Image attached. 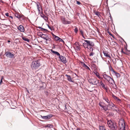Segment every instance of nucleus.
Instances as JSON below:
<instances>
[{
    "instance_id": "nucleus-24",
    "label": "nucleus",
    "mask_w": 130,
    "mask_h": 130,
    "mask_svg": "<svg viewBox=\"0 0 130 130\" xmlns=\"http://www.w3.org/2000/svg\"><path fill=\"white\" fill-rule=\"evenodd\" d=\"M53 127V125L52 124H48L47 125H45V127H48L49 128H51Z\"/></svg>"
},
{
    "instance_id": "nucleus-33",
    "label": "nucleus",
    "mask_w": 130,
    "mask_h": 130,
    "mask_svg": "<svg viewBox=\"0 0 130 130\" xmlns=\"http://www.w3.org/2000/svg\"><path fill=\"white\" fill-rule=\"evenodd\" d=\"M54 38L55 40L56 41H58L59 39V37L55 35H54Z\"/></svg>"
},
{
    "instance_id": "nucleus-31",
    "label": "nucleus",
    "mask_w": 130,
    "mask_h": 130,
    "mask_svg": "<svg viewBox=\"0 0 130 130\" xmlns=\"http://www.w3.org/2000/svg\"><path fill=\"white\" fill-rule=\"evenodd\" d=\"M39 28L42 31H47V30L41 27H39Z\"/></svg>"
},
{
    "instance_id": "nucleus-28",
    "label": "nucleus",
    "mask_w": 130,
    "mask_h": 130,
    "mask_svg": "<svg viewBox=\"0 0 130 130\" xmlns=\"http://www.w3.org/2000/svg\"><path fill=\"white\" fill-rule=\"evenodd\" d=\"M103 53L104 54V55L106 57H108L110 58H111V57L110 56V55L108 54V53H106L105 52H103Z\"/></svg>"
},
{
    "instance_id": "nucleus-53",
    "label": "nucleus",
    "mask_w": 130,
    "mask_h": 130,
    "mask_svg": "<svg viewBox=\"0 0 130 130\" xmlns=\"http://www.w3.org/2000/svg\"><path fill=\"white\" fill-rule=\"evenodd\" d=\"M52 35L53 36V37H54V35H55L53 34H52Z\"/></svg>"
},
{
    "instance_id": "nucleus-9",
    "label": "nucleus",
    "mask_w": 130,
    "mask_h": 130,
    "mask_svg": "<svg viewBox=\"0 0 130 130\" xmlns=\"http://www.w3.org/2000/svg\"><path fill=\"white\" fill-rule=\"evenodd\" d=\"M58 57L60 59V61L64 63H65L67 62V61H66V58L65 57L60 55Z\"/></svg>"
},
{
    "instance_id": "nucleus-23",
    "label": "nucleus",
    "mask_w": 130,
    "mask_h": 130,
    "mask_svg": "<svg viewBox=\"0 0 130 130\" xmlns=\"http://www.w3.org/2000/svg\"><path fill=\"white\" fill-rule=\"evenodd\" d=\"M103 99L108 104L110 102L108 98L106 97H103Z\"/></svg>"
},
{
    "instance_id": "nucleus-22",
    "label": "nucleus",
    "mask_w": 130,
    "mask_h": 130,
    "mask_svg": "<svg viewBox=\"0 0 130 130\" xmlns=\"http://www.w3.org/2000/svg\"><path fill=\"white\" fill-rule=\"evenodd\" d=\"M108 107L107 105H106L103 108H101V109H102L103 110L105 111H106L108 110Z\"/></svg>"
},
{
    "instance_id": "nucleus-50",
    "label": "nucleus",
    "mask_w": 130,
    "mask_h": 130,
    "mask_svg": "<svg viewBox=\"0 0 130 130\" xmlns=\"http://www.w3.org/2000/svg\"><path fill=\"white\" fill-rule=\"evenodd\" d=\"M9 17L11 18L12 19L13 18V17L12 16H9Z\"/></svg>"
},
{
    "instance_id": "nucleus-45",
    "label": "nucleus",
    "mask_w": 130,
    "mask_h": 130,
    "mask_svg": "<svg viewBox=\"0 0 130 130\" xmlns=\"http://www.w3.org/2000/svg\"><path fill=\"white\" fill-rule=\"evenodd\" d=\"M108 34H109V35H111V36H112L113 35H112V34H111L110 33V32H108Z\"/></svg>"
},
{
    "instance_id": "nucleus-7",
    "label": "nucleus",
    "mask_w": 130,
    "mask_h": 130,
    "mask_svg": "<svg viewBox=\"0 0 130 130\" xmlns=\"http://www.w3.org/2000/svg\"><path fill=\"white\" fill-rule=\"evenodd\" d=\"M107 124L108 127L112 130H116L117 128V126H115L113 122L111 120L108 121Z\"/></svg>"
},
{
    "instance_id": "nucleus-11",
    "label": "nucleus",
    "mask_w": 130,
    "mask_h": 130,
    "mask_svg": "<svg viewBox=\"0 0 130 130\" xmlns=\"http://www.w3.org/2000/svg\"><path fill=\"white\" fill-rule=\"evenodd\" d=\"M74 45L75 48L76 50L77 51H79L80 50V45L79 43L76 42V43Z\"/></svg>"
},
{
    "instance_id": "nucleus-30",
    "label": "nucleus",
    "mask_w": 130,
    "mask_h": 130,
    "mask_svg": "<svg viewBox=\"0 0 130 130\" xmlns=\"http://www.w3.org/2000/svg\"><path fill=\"white\" fill-rule=\"evenodd\" d=\"M80 31V34L85 39V37H84V33L82 29H80L79 30Z\"/></svg>"
},
{
    "instance_id": "nucleus-36",
    "label": "nucleus",
    "mask_w": 130,
    "mask_h": 130,
    "mask_svg": "<svg viewBox=\"0 0 130 130\" xmlns=\"http://www.w3.org/2000/svg\"><path fill=\"white\" fill-rule=\"evenodd\" d=\"M15 17L17 18H18V19H19L20 18V15H19L17 13H16L15 14Z\"/></svg>"
},
{
    "instance_id": "nucleus-38",
    "label": "nucleus",
    "mask_w": 130,
    "mask_h": 130,
    "mask_svg": "<svg viewBox=\"0 0 130 130\" xmlns=\"http://www.w3.org/2000/svg\"><path fill=\"white\" fill-rule=\"evenodd\" d=\"M99 86L101 87L102 85L103 84V81L102 80H101L100 82L99 83Z\"/></svg>"
},
{
    "instance_id": "nucleus-51",
    "label": "nucleus",
    "mask_w": 130,
    "mask_h": 130,
    "mask_svg": "<svg viewBox=\"0 0 130 130\" xmlns=\"http://www.w3.org/2000/svg\"><path fill=\"white\" fill-rule=\"evenodd\" d=\"M76 130H80V129L79 128H77Z\"/></svg>"
},
{
    "instance_id": "nucleus-16",
    "label": "nucleus",
    "mask_w": 130,
    "mask_h": 130,
    "mask_svg": "<svg viewBox=\"0 0 130 130\" xmlns=\"http://www.w3.org/2000/svg\"><path fill=\"white\" fill-rule=\"evenodd\" d=\"M112 96L114 99L117 102H121V100L119 99L117 97L115 96L114 94H112Z\"/></svg>"
},
{
    "instance_id": "nucleus-43",
    "label": "nucleus",
    "mask_w": 130,
    "mask_h": 130,
    "mask_svg": "<svg viewBox=\"0 0 130 130\" xmlns=\"http://www.w3.org/2000/svg\"><path fill=\"white\" fill-rule=\"evenodd\" d=\"M77 4H78V5H80L81 4L79 2V1H77Z\"/></svg>"
},
{
    "instance_id": "nucleus-32",
    "label": "nucleus",
    "mask_w": 130,
    "mask_h": 130,
    "mask_svg": "<svg viewBox=\"0 0 130 130\" xmlns=\"http://www.w3.org/2000/svg\"><path fill=\"white\" fill-rule=\"evenodd\" d=\"M99 128L100 130H106L104 127L103 126H100Z\"/></svg>"
},
{
    "instance_id": "nucleus-12",
    "label": "nucleus",
    "mask_w": 130,
    "mask_h": 130,
    "mask_svg": "<svg viewBox=\"0 0 130 130\" xmlns=\"http://www.w3.org/2000/svg\"><path fill=\"white\" fill-rule=\"evenodd\" d=\"M62 23L64 24H71V22L68 21L66 20L64 18H62Z\"/></svg>"
},
{
    "instance_id": "nucleus-2",
    "label": "nucleus",
    "mask_w": 130,
    "mask_h": 130,
    "mask_svg": "<svg viewBox=\"0 0 130 130\" xmlns=\"http://www.w3.org/2000/svg\"><path fill=\"white\" fill-rule=\"evenodd\" d=\"M40 65V62L38 60H37L32 61L31 64V67L32 70H35L38 69Z\"/></svg>"
},
{
    "instance_id": "nucleus-1",
    "label": "nucleus",
    "mask_w": 130,
    "mask_h": 130,
    "mask_svg": "<svg viewBox=\"0 0 130 130\" xmlns=\"http://www.w3.org/2000/svg\"><path fill=\"white\" fill-rule=\"evenodd\" d=\"M84 41L86 42V43H84L83 44L84 48L85 49H89L90 51L91 50L92 51L93 49L92 47L94 46V43L93 42L89 40H84Z\"/></svg>"
},
{
    "instance_id": "nucleus-19",
    "label": "nucleus",
    "mask_w": 130,
    "mask_h": 130,
    "mask_svg": "<svg viewBox=\"0 0 130 130\" xmlns=\"http://www.w3.org/2000/svg\"><path fill=\"white\" fill-rule=\"evenodd\" d=\"M112 71L113 72L115 73V75L117 76V78L119 77H120V74L116 72L113 69L112 70Z\"/></svg>"
},
{
    "instance_id": "nucleus-26",
    "label": "nucleus",
    "mask_w": 130,
    "mask_h": 130,
    "mask_svg": "<svg viewBox=\"0 0 130 130\" xmlns=\"http://www.w3.org/2000/svg\"><path fill=\"white\" fill-rule=\"evenodd\" d=\"M40 16L41 17L43 18L46 21H47L48 19L47 17L44 14Z\"/></svg>"
},
{
    "instance_id": "nucleus-41",
    "label": "nucleus",
    "mask_w": 130,
    "mask_h": 130,
    "mask_svg": "<svg viewBox=\"0 0 130 130\" xmlns=\"http://www.w3.org/2000/svg\"><path fill=\"white\" fill-rule=\"evenodd\" d=\"M58 40H59V41H62V42L64 41L63 40H62V39L60 38H59V39Z\"/></svg>"
},
{
    "instance_id": "nucleus-39",
    "label": "nucleus",
    "mask_w": 130,
    "mask_h": 130,
    "mask_svg": "<svg viewBox=\"0 0 130 130\" xmlns=\"http://www.w3.org/2000/svg\"><path fill=\"white\" fill-rule=\"evenodd\" d=\"M94 54V53L92 52H91L89 54V55L90 56H93Z\"/></svg>"
},
{
    "instance_id": "nucleus-6",
    "label": "nucleus",
    "mask_w": 130,
    "mask_h": 130,
    "mask_svg": "<svg viewBox=\"0 0 130 130\" xmlns=\"http://www.w3.org/2000/svg\"><path fill=\"white\" fill-rule=\"evenodd\" d=\"M89 82L91 84L97 85L99 83V80L96 78L90 79L88 80Z\"/></svg>"
},
{
    "instance_id": "nucleus-40",
    "label": "nucleus",
    "mask_w": 130,
    "mask_h": 130,
    "mask_svg": "<svg viewBox=\"0 0 130 130\" xmlns=\"http://www.w3.org/2000/svg\"><path fill=\"white\" fill-rule=\"evenodd\" d=\"M4 78V77L3 76H2V78L1 79V80H0V84L1 85V84L3 82V78Z\"/></svg>"
},
{
    "instance_id": "nucleus-42",
    "label": "nucleus",
    "mask_w": 130,
    "mask_h": 130,
    "mask_svg": "<svg viewBox=\"0 0 130 130\" xmlns=\"http://www.w3.org/2000/svg\"><path fill=\"white\" fill-rule=\"evenodd\" d=\"M5 15L7 16L8 17L9 15V13H6L5 14Z\"/></svg>"
},
{
    "instance_id": "nucleus-54",
    "label": "nucleus",
    "mask_w": 130,
    "mask_h": 130,
    "mask_svg": "<svg viewBox=\"0 0 130 130\" xmlns=\"http://www.w3.org/2000/svg\"><path fill=\"white\" fill-rule=\"evenodd\" d=\"M65 108H66V109H67V108L66 107V105H65Z\"/></svg>"
},
{
    "instance_id": "nucleus-10",
    "label": "nucleus",
    "mask_w": 130,
    "mask_h": 130,
    "mask_svg": "<svg viewBox=\"0 0 130 130\" xmlns=\"http://www.w3.org/2000/svg\"><path fill=\"white\" fill-rule=\"evenodd\" d=\"M17 29L20 32H24L25 29L24 27L21 25H19L17 27Z\"/></svg>"
},
{
    "instance_id": "nucleus-55",
    "label": "nucleus",
    "mask_w": 130,
    "mask_h": 130,
    "mask_svg": "<svg viewBox=\"0 0 130 130\" xmlns=\"http://www.w3.org/2000/svg\"><path fill=\"white\" fill-rule=\"evenodd\" d=\"M129 108H130V105H129Z\"/></svg>"
},
{
    "instance_id": "nucleus-34",
    "label": "nucleus",
    "mask_w": 130,
    "mask_h": 130,
    "mask_svg": "<svg viewBox=\"0 0 130 130\" xmlns=\"http://www.w3.org/2000/svg\"><path fill=\"white\" fill-rule=\"evenodd\" d=\"M94 13L95 15H98L99 17V16H100V13L99 12L95 11L94 12Z\"/></svg>"
},
{
    "instance_id": "nucleus-21",
    "label": "nucleus",
    "mask_w": 130,
    "mask_h": 130,
    "mask_svg": "<svg viewBox=\"0 0 130 130\" xmlns=\"http://www.w3.org/2000/svg\"><path fill=\"white\" fill-rule=\"evenodd\" d=\"M82 64L83 65V67L85 68L86 69H88L89 70H90V69L89 67H88L84 63H82Z\"/></svg>"
},
{
    "instance_id": "nucleus-20",
    "label": "nucleus",
    "mask_w": 130,
    "mask_h": 130,
    "mask_svg": "<svg viewBox=\"0 0 130 130\" xmlns=\"http://www.w3.org/2000/svg\"><path fill=\"white\" fill-rule=\"evenodd\" d=\"M51 51L54 54L57 55V56H59L60 55V54L58 52L54 51L53 50H51Z\"/></svg>"
},
{
    "instance_id": "nucleus-13",
    "label": "nucleus",
    "mask_w": 130,
    "mask_h": 130,
    "mask_svg": "<svg viewBox=\"0 0 130 130\" xmlns=\"http://www.w3.org/2000/svg\"><path fill=\"white\" fill-rule=\"evenodd\" d=\"M94 73L95 75L97 77L100 79H102L103 78L100 76V74L98 72L96 71H95L94 72Z\"/></svg>"
},
{
    "instance_id": "nucleus-17",
    "label": "nucleus",
    "mask_w": 130,
    "mask_h": 130,
    "mask_svg": "<svg viewBox=\"0 0 130 130\" xmlns=\"http://www.w3.org/2000/svg\"><path fill=\"white\" fill-rule=\"evenodd\" d=\"M99 105L102 108L104 107L106 104L104 102L100 101L99 103Z\"/></svg>"
},
{
    "instance_id": "nucleus-25",
    "label": "nucleus",
    "mask_w": 130,
    "mask_h": 130,
    "mask_svg": "<svg viewBox=\"0 0 130 130\" xmlns=\"http://www.w3.org/2000/svg\"><path fill=\"white\" fill-rule=\"evenodd\" d=\"M36 4L37 8V9H41V8H42L41 6L40 5V4L39 3V2H37Z\"/></svg>"
},
{
    "instance_id": "nucleus-47",
    "label": "nucleus",
    "mask_w": 130,
    "mask_h": 130,
    "mask_svg": "<svg viewBox=\"0 0 130 130\" xmlns=\"http://www.w3.org/2000/svg\"><path fill=\"white\" fill-rule=\"evenodd\" d=\"M48 28L49 29H50L51 30H52L51 27L48 25Z\"/></svg>"
},
{
    "instance_id": "nucleus-18",
    "label": "nucleus",
    "mask_w": 130,
    "mask_h": 130,
    "mask_svg": "<svg viewBox=\"0 0 130 130\" xmlns=\"http://www.w3.org/2000/svg\"><path fill=\"white\" fill-rule=\"evenodd\" d=\"M65 76H66L69 82H73V81L72 80V78L70 76L67 74H66Z\"/></svg>"
},
{
    "instance_id": "nucleus-44",
    "label": "nucleus",
    "mask_w": 130,
    "mask_h": 130,
    "mask_svg": "<svg viewBox=\"0 0 130 130\" xmlns=\"http://www.w3.org/2000/svg\"><path fill=\"white\" fill-rule=\"evenodd\" d=\"M108 34H109V35H111V36H112L113 35H112V34H111L110 33V32H108Z\"/></svg>"
},
{
    "instance_id": "nucleus-52",
    "label": "nucleus",
    "mask_w": 130,
    "mask_h": 130,
    "mask_svg": "<svg viewBox=\"0 0 130 130\" xmlns=\"http://www.w3.org/2000/svg\"><path fill=\"white\" fill-rule=\"evenodd\" d=\"M7 42H8L9 43L10 42V40H8L7 41Z\"/></svg>"
},
{
    "instance_id": "nucleus-8",
    "label": "nucleus",
    "mask_w": 130,
    "mask_h": 130,
    "mask_svg": "<svg viewBox=\"0 0 130 130\" xmlns=\"http://www.w3.org/2000/svg\"><path fill=\"white\" fill-rule=\"evenodd\" d=\"M6 50H7V49H6L5 50V54L6 56L8 57H9L10 58H13L14 56V54L9 52L8 51H6Z\"/></svg>"
},
{
    "instance_id": "nucleus-3",
    "label": "nucleus",
    "mask_w": 130,
    "mask_h": 130,
    "mask_svg": "<svg viewBox=\"0 0 130 130\" xmlns=\"http://www.w3.org/2000/svg\"><path fill=\"white\" fill-rule=\"evenodd\" d=\"M103 78L109 83L113 84V83L115 85H116V83L114 80L110 76L106 74H104L102 75Z\"/></svg>"
},
{
    "instance_id": "nucleus-15",
    "label": "nucleus",
    "mask_w": 130,
    "mask_h": 130,
    "mask_svg": "<svg viewBox=\"0 0 130 130\" xmlns=\"http://www.w3.org/2000/svg\"><path fill=\"white\" fill-rule=\"evenodd\" d=\"M41 116L43 119H49L52 117V116L51 115H48L46 116Z\"/></svg>"
},
{
    "instance_id": "nucleus-48",
    "label": "nucleus",
    "mask_w": 130,
    "mask_h": 130,
    "mask_svg": "<svg viewBox=\"0 0 130 130\" xmlns=\"http://www.w3.org/2000/svg\"><path fill=\"white\" fill-rule=\"evenodd\" d=\"M38 9V13H39V12H40L41 11V10H40V9Z\"/></svg>"
},
{
    "instance_id": "nucleus-49",
    "label": "nucleus",
    "mask_w": 130,
    "mask_h": 130,
    "mask_svg": "<svg viewBox=\"0 0 130 130\" xmlns=\"http://www.w3.org/2000/svg\"><path fill=\"white\" fill-rule=\"evenodd\" d=\"M121 52H122L124 54L125 53V52H124L123 51V49H122V51H121Z\"/></svg>"
},
{
    "instance_id": "nucleus-4",
    "label": "nucleus",
    "mask_w": 130,
    "mask_h": 130,
    "mask_svg": "<svg viewBox=\"0 0 130 130\" xmlns=\"http://www.w3.org/2000/svg\"><path fill=\"white\" fill-rule=\"evenodd\" d=\"M119 130H125V125L123 119H121L119 122Z\"/></svg>"
},
{
    "instance_id": "nucleus-29",
    "label": "nucleus",
    "mask_w": 130,
    "mask_h": 130,
    "mask_svg": "<svg viewBox=\"0 0 130 130\" xmlns=\"http://www.w3.org/2000/svg\"><path fill=\"white\" fill-rule=\"evenodd\" d=\"M22 39L24 40L25 41H27V42H29L30 41V40H29L27 38H26L25 37H22Z\"/></svg>"
},
{
    "instance_id": "nucleus-14",
    "label": "nucleus",
    "mask_w": 130,
    "mask_h": 130,
    "mask_svg": "<svg viewBox=\"0 0 130 130\" xmlns=\"http://www.w3.org/2000/svg\"><path fill=\"white\" fill-rule=\"evenodd\" d=\"M107 106L108 107H110L111 108H112V107H115L116 108L115 105L111 102H110L109 103H108Z\"/></svg>"
},
{
    "instance_id": "nucleus-46",
    "label": "nucleus",
    "mask_w": 130,
    "mask_h": 130,
    "mask_svg": "<svg viewBox=\"0 0 130 130\" xmlns=\"http://www.w3.org/2000/svg\"><path fill=\"white\" fill-rule=\"evenodd\" d=\"M44 13L46 15H47V13H46V11H44Z\"/></svg>"
},
{
    "instance_id": "nucleus-5",
    "label": "nucleus",
    "mask_w": 130,
    "mask_h": 130,
    "mask_svg": "<svg viewBox=\"0 0 130 130\" xmlns=\"http://www.w3.org/2000/svg\"><path fill=\"white\" fill-rule=\"evenodd\" d=\"M41 37L46 40V43H50L52 40L51 39V36L48 35L42 34Z\"/></svg>"
},
{
    "instance_id": "nucleus-35",
    "label": "nucleus",
    "mask_w": 130,
    "mask_h": 130,
    "mask_svg": "<svg viewBox=\"0 0 130 130\" xmlns=\"http://www.w3.org/2000/svg\"><path fill=\"white\" fill-rule=\"evenodd\" d=\"M39 14H40V16H41V15L44 14L43 12L42 9V8H41V11L40 12H39Z\"/></svg>"
},
{
    "instance_id": "nucleus-37",
    "label": "nucleus",
    "mask_w": 130,
    "mask_h": 130,
    "mask_svg": "<svg viewBox=\"0 0 130 130\" xmlns=\"http://www.w3.org/2000/svg\"><path fill=\"white\" fill-rule=\"evenodd\" d=\"M74 31L76 33H77L78 31V29L76 27H75V28L74 29Z\"/></svg>"
},
{
    "instance_id": "nucleus-27",
    "label": "nucleus",
    "mask_w": 130,
    "mask_h": 130,
    "mask_svg": "<svg viewBox=\"0 0 130 130\" xmlns=\"http://www.w3.org/2000/svg\"><path fill=\"white\" fill-rule=\"evenodd\" d=\"M101 87L106 90H107V86H105L104 84H103Z\"/></svg>"
}]
</instances>
